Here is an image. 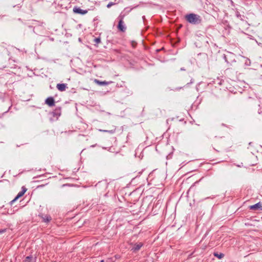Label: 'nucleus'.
Returning <instances> with one entry per match:
<instances>
[{
  "instance_id": "f257e3e1",
  "label": "nucleus",
  "mask_w": 262,
  "mask_h": 262,
  "mask_svg": "<svg viewBox=\"0 0 262 262\" xmlns=\"http://www.w3.org/2000/svg\"><path fill=\"white\" fill-rule=\"evenodd\" d=\"M186 20L191 24H195L196 21V16L195 14H189L185 16Z\"/></svg>"
},
{
  "instance_id": "f03ea898",
  "label": "nucleus",
  "mask_w": 262,
  "mask_h": 262,
  "mask_svg": "<svg viewBox=\"0 0 262 262\" xmlns=\"http://www.w3.org/2000/svg\"><path fill=\"white\" fill-rule=\"evenodd\" d=\"M250 210H262V204L258 202L253 205H251L249 207Z\"/></svg>"
},
{
  "instance_id": "7ed1b4c3",
  "label": "nucleus",
  "mask_w": 262,
  "mask_h": 262,
  "mask_svg": "<svg viewBox=\"0 0 262 262\" xmlns=\"http://www.w3.org/2000/svg\"><path fill=\"white\" fill-rule=\"evenodd\" d=\"M73 10L75 13L80 14H82V15L88 13L87 10H82V9H80V8L77 7H74Z\"/></svg>"
},
{
  "instance_id": "20e7f679",
  "label": "nucleus",
  "mask_w": 262,
  "mask_h": 262,
  "mask_svg": "<svg viewBox=\"0 0 262 262\" xmlns=\"http://www.w3.org/2000/svg\"><path fill=\"white\" fill-rule=\"evenodd\" d=\"M123 24H124V21H123V17H122L119 22V24L118 26V29L122 32H125V31L126 30L125 27L123 25Z\"/></svg>"
},
{
  "instance_id": "39448f33",
  "label": "nucleus",
  "mask_w": 262,
  "mask_h": 262,
  "mask_svg": "<svg viewBox=\"0 0 262 262\" xmlns=\"http://www.w3.org/2000/svg\"><path fill=\"white\" fill-rule=\"evenodd\" d=\"M46 103L49 106H53L55 105V101L53 97H48L46 100Z\"/></svg>"
},
{
  "instance_id": "423d86ee",
  "label": "nucleus",
  "mask_w": 262,
  "mask_h": 262,
  "mask_svg": "<svg viewBox=\"0 0 262 262\" xmlns=\"http://www.w3.org/2000/svg\"><path fill=\"white\" fill-rule=\"evenodd\" d=\"M143 244L142 243H136L134 245V247L132 248V250L134 252H136L140 249V248L143 246Z\"/></svg>"
},
{
  "instance_id": "0eeeda50",
  "label": "nucleus",
  "mask_w": 262,
  "mask_h": 262,
  "mask_svg": "<svg viewBox=\"0 0 262 262\" xmlns=\"http://www.w3.org/2000/svg\"><path fill=\"white\" fill-rule=\"evenodd\" d=\"M23 190L20 192H19L17 196L15 198V199L12 201V202H13L14 201H15L16 200H17L18 198L21 197L26 192V191H27V189L24 188V187H23Z\"/></svg>"
},
{
  "instance_id": "6e6552de",
  "label": "nucleus",
  "mask_w": 262,
  "mask_h": 262,
  "mask_svg": "<svg viewBox=\"0 0 262 262\" xmlns=\"http://www.w3.org/2000/svg\"><path fill=\"white\" fill-rule=\"evenodd\" d=\"M56 87L59 91L62 92L66 90L67 88V84L64 83L57 84Z\"/></svg>"
},
{
  "instance_id": "1a4fd4ad",
  "label": "nucleus",
  "mask_w": 262,
  "mask_h": 262,
  "mask_svg": "<svg viewBox=\"0 0 262 262\" xmlns=\"http://www.w3.org/2000/svg\"><path fill=\"white\" fill-rule=\"evenodd\" d=\"M94 82L97 84L102 85H108V84L111 83L112 82L111 81H110V82L106 81H101L98 79H95Z\"/></svg>"
},
{
  "instance_id": "9d476101",
  "label": "nucleus",
  "mask_w": 262,
  "mask_h": 262,
  "mask_svg": "<svg viewBox=\"0 0 262 262\" xmlns=\"http://www.w3.org/2000/svg\"><path fill=\"white\" fill-rule=\"evenodd\" d=\"M34 260V258L32 256H27L24 260V262H32Z\"/></svg>"
},
{
  "instance_id": "9b49d317",
  "label": "nucleus",
  "mask_w": 262,
  "mask_h": 262,
  "mask_svg": "<svg viewBox=\"0 0 262 262\" xmlns=\"http://www.w3.org/2000/svg\"><path fill=\"white\" fill-rule=\"evenodd\" d=\"M214 255L215 257H217L218 258H219V259H221V258H222L224 257V254H223V253H220V254H218V253H215L214 254Z\"/></svg>"
},
{
  "instance_id": "f8f14e48",
  "label": "nucleus",
  "mask_w": 262,
  "mask_h": 262,
  "mask_svg": "<svg viewBox=\"0 0 262 262\" xmlns=\"http://www.w3.org/2000/svg\"><path fill=\"white\" fill-rule=\"evenodd\" d=\"M51 217L50 216H45V217H43V221L45 222H49L51 221Z\"/></svg>"
},
{
  "instance_id": "ddd939ff",
  "label": "nucleus",
  "mask_w": 262,
  "mask_h": 262,
  "mask_svg": "<svg viewBox=\"0 0 262 262\" xmlns=\"http://www.w3.org/2000/svg\"><path fill=\"white\" fill-rule=\"evenodd\" d=\"M101 41V39L100 38H96L94 39V42L96 43H99Z\"/></svg>"
},
{
  "instance_id": "4468645a",
  "label": "nucleus",
  "mask_w": 262,
  "mask_h": 262,
  "mask_svg": "<svg viewBox=\"0 0 262 262\" xmlns=\"http://www.w3.org/2000/svg\"><path fill=\"white\" fill-rule=\"evenodd\" d=\"M114 5V3L111 2V3H110L107 5V8H110L112 6H113Z\"/></svg>"
},
{
  "instance_id": "2eb2a0df",
  "label": "nucleus",
  "mask_w": 262,
  "mask_h": 262,
  "mask_svg": "<svg viewBox=\"0 0 262 262\" xmlns=\"http://www.w3.org/2000/svg\"><path fill=\"white\" fill-rule=\"evenodd\" d=\"M236 16H237V17L238 18H241V15L239 13V12H237L236 13Z\"/></svg>"
},
{
  "instance_id": "dca6fc26",
  "label": "nucleus",
  "mask_w": 262,
  "mask_h": 262,
  "mask_svg": "<svg viewBox=\"0 0 262 262\" xmlns=\"http://www.w3.org/2000/svg\"><path fill=\"white\" fill-rule=\"evenodd\" d=\"M100 262H104V260H102Z\"/></svg>"
}]
</instances>
